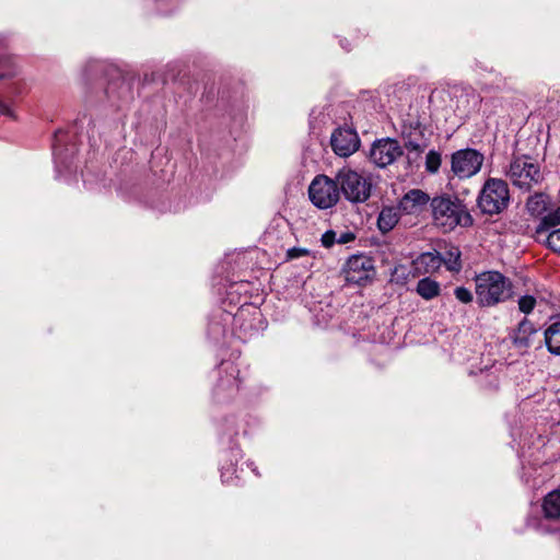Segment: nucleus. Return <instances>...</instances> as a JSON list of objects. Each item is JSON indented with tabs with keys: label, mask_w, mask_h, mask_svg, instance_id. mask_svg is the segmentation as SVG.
<instances>
[{
	"label": "nucleus",
	"mask_w": 560,
	"mask_h": 560,
	"mask_svg": "<svg viewBox=\"0 0 560 560\" xmlns=\"http://www.w3.org/2000/svg\"><path fill=\"white\" fill-rule=\"evenodd\" d=\"M476 302L480 307H493L512 298L513 284L495 270L477 273L474 278Z\"/></svg>",
	"instance_id": "1"
},
{
	"label": "nucleus",
	"mask_w": 560,
	"mask_h": 560,
	"mask_svg": "<svg viewBox=\"0 0 560 560\" xmlns=\"http://www.w3.org/2000/svg\"><path fill=\"white\" fill-rule=\"evenodd\" d=\"M433 223L443 232H451L456 226L472 225V217L466 206L456 197L436 196L430 201Z\"/></svg>",
	"instance_id": "2"
},
{
	"label": "nucleus",
	"mask_w": 560,
	"mask_h": 560,
	"mask_svg": "<svg viewBox=\"0 0 560 560\" xmlns=\"http://www.w3.org/2000/svg\"><path fill=\"white\" fill-rule=\"evenodd\" d=\"M504 175L515 188L524 192L532 191L545 180L540 164L526 154L513 156Z\"/></svg>",
	"instance_id": "3"
},
{
	"label": "nucleus",
	"mask_w": 560,
	"mask_h": 560,
	"mask_svg": "<svg viewBox=\"0 0 560 560\" xmlns=\"http://www.w3.org/2000/svg\"><path fill=\"white\" fill-rule=\"evenodd\" d=\"M509 203L510 189L508 183L495 177L486 179L477 197L479 210L488 215L500 214L509 207Z\"/></svg>",
	"instance_id": "4"
},
{
	"label": "nucleus",
	"mask_w": 560,
	"mask_h": 560,
	"mask_svg": "<svg viewBox=\"0 0 560 560\" xmlns=\"http://www.w3.org/2000/svg\"><path fill=\"white\" fill-rule=\"evenodd\" d=\"M336 180L345 198L353 203L366 201L371 196L372 183L363 174L350 168L342 167L336 173Z\"/></svg>",
	"instance_id": "5"
},
{
	"label": "nucleus",
	"mask_w": 560,
	"mask_h": 560,
	"mask_svg": "<svg viewBox=\"0 0 560 560\" xmlns=\"http://www.w3.org/2000/svg\"><path fill=\"white\" fill-rule=\"evenodd\" d=\"M308 197L318 209H329L336 206L340 199V190L336 176L317 175L308 186Z\"/></svg>",
	"instance_id": "6"
},
{
	"label": "nucleus",
	"mask_w": 560,
	"mask_h": 560,
	"mask_svg": "<svg viewBox=\"0 0 560 560\" xmlns=\"http://www.w3.org/2000/svg\"><path fill=\"white\" fill-rule=\"evenodd\" d=\"M560 207L542 218L534 231V237L538 243L546 245L550 250L560 255Z\"/></svg>",
	"instance_id": "7"
},
{
	"label": "nucleus",
	"mask_w": 560,
	"mask_h": 560,
	"mask_svg": "<svg viewBox=\"0 0 560 560\" xmlns=\"http://www.w3.org/2000/svg\"><path fill=\"white\" fill-rule=\"evenodd\" d=\"M452 171L458 178L476 175L483 163V155L475 149H463L452 154Z\"/></svg>",
	"instance_id": "8"
},
{
	"label": "nucleus",
	"mask_w": 560,
	"mask_h": 560,
	"mask_svg": "<svg viewBox=\"0 0 560 560\" xmlns=\"http://www.w3.org/2000/svg\"><path fill=\"white\" fill-rule=\"evenodd\" d=\"M424 130L425 128L418 117L409 115L404 121L401 135L405 139V145L409 151L420 154L428 147Z\"/></svg>",
	"instance_id": "9"
},
{
	"label": "nucleus",
	"mask_w": 560,
	"mask_h": 560,
	"mask_svg": "<svg viewBox=\"0 0 560 560\" xmlns=\"http://www.w3.org/2000/svg\"><path fill=\"white\" fill-rule=\"evenodd\" d=\"M402 154V149L397 140L386 138L373 143L370 151V160L378 167H385L396 161Z\"/></svg>",
	"instance_id": "10"
},
{
	"label": "nucleus",
	"mask_w": 560,
	"mask_h": 560,
	"mask_svg": "<svg viewBox=\"0 0 560 560\" xmlns=\"http://www.w3.org/2000/svg\"><path fill=\"white\" fill-rule=\"evenodd\" d=\"M330 144L337 155L348 158L359 149L360 139L355 130L338 128L331 135Z\"/></svg>",
	"instance_id": "11"
},
{
	"label": "nucleus",
	"mask_w": 560,
	"mask_h": 560,
	"mask_svg": "<svg viewBox=\"0 0 560 560\" xmlns=\"http://www.w3.org/2000/svg\"><path fill=\"white\" fill-rule=\"evenodd\" d=\"M372 260L363 255L352 256L347 261L346 279L348 282L362 284L371 278Z\"/></svg>",
	"instance_id": "12"
},
{
	"label": "nucleus",
	"mask_w": 560,
	"mask_h": 560,
	"mask_svg": "<svg viewBox=\"0 0 560 560\" xmlns=\"http://www.w3.org/2000/svg\"><path fill=\"white\" fill-rule=\"evenodd\" d=\"M430 197L420 189H411L399 201L398 209L406 214H420L428 206Z\"/></svg>",
	"instance_id": "13"
},
{
	"label": "nucleus",
	"mask_w": 560,
	"mask_h": 560,
	"mask_svg": "<svg viewBox=\"0 0 560 560\" xmlns=\"http://www.w3.org/2000/svg\"><path fill=\"white\" fill-rule=\"evenodd\" d=\"M551 198L545 192H536L528 197L526 201V209L534 218L540 220L551 212ZM555 209H552L553 211Z\"/></svg>",
	"instance_id": "14"
},
{
	"label": "nucleus",
	"mask_w": 560,
	"mask_h": 560,
	"mask_svg": "<svg viewBox=\"0 0 560 560\" xmlns=\"http://www.w3.org/2000/svg\"><path fill=\"white\" fill-rule=\"evenodd\" d=\"M535 331L534 324L524 318L511 336L514 347L522 352L526 351L530 346V337Z\"/></svg>",
	"instance_id": "15"
},
{
	"label": "nucleus",
	"mask_w": 560,
	"mask_h": 560,
	"mask_svg": "<svg viewBox=\"0 0 560 560\" xmlns=\"http://www.w3.org/2000/svg\"><path fill=\"white\" fill-rule=\"evenodd\" d=\"M399 221V209L394 207H385L380 212L377 226L383 232L392 231Z\"/></svg>",
	"instance_id": "16"
},
{
	"label": "nucleus",
	"mask_w": 560,
	"mask_h": 560,
	"mask_svg": "<svg viewBox=\"0 0 560 560\" xmlns=\"http://www.w3.org/2000/svg\"><path fill=\"white\" fill-rule=\"evenodd\" d=\"M417 293L424 300H432L440 294V284L438 281L427 277L418 281Z\"/></svg>",
	"instance_id": "17"
},
{
	"label": "nucleus",
	"mask_w": 560,
	"mask_h": 560,
	"mask_svg": "<svg viewBox=\"0 0 560 560\" xmlns=\"http://www.w3.org/2000/svg\"><path fill=\"white\" fill-rule=\"evenodd\" d=\"M542 509L546 517L553 520L560 517V490H555L545 497Z\"/></svg>",
	"instance_id": "18"
},
{
	"label": "nucleus",
	"mask_w": 560,
	"mask_h": 560,
	"mask_svg": "<svg viewBox=\"0 0 560 560\" xmlns=\"http://www.w3.org/2000/svg\"><path fill=\"white\" fill-rule=\"evenodd\" d=\"M545 340L548 350L560 355V322H555L545 331Z\"/></svg>",
	"instance_id": "19"
},
{
	"label": "nucleus",
	"mask_w": 560,
	"mask_h": 560,
	"mask_svg": "<svg viewBox=\"0 0 560 560\" xmlns=\"http://www.w3.org/2000/svg\"><path fill=\"white\" fill-rule=\"evenodd\" d=\"M441 262L451 271H459L462 268L460 252L457 247H451L441 255Z\"/></svg>",
	"instance_id": "20"
},
{
	"label": "nucleus",
	"mask_w": 560,
	"mask_h": 560,
	"mask_svg": "<svg viewBox=\"0 0 560 560\" xmlns=\"http://www.w3.org/2000/svg\"><path fill=\"white\" fill-rule=\"evenodd\" d=\"M441 154L434 150L428 152L425 156V170L429 173H436L441 166Z\"/></svg>",
	"instance_id": "21"
},
{
	"label": "nucleus",
	"mask_w": 560,
	"mask_h": 560,
	"mask_svg": "<svg viewBox=\"0 0 560 560\" xmlns=\"http://www.w3.org/2000/svg\"><path fill=\"white\" fill-rule=\"evenodd\" d=\"M419 260L422 265H424L428 269H436L441 265V255L439 253H423Z\"/></svg>",
	"instance_id": "22"
},
{
	"label": "nucleus",
	"mask_w": 560,
	"mask_h": 560,
	"mask_svg": "<svg viewBox=\"0 0 560 560\" xmlns=\"http://www.w3.org/2000/svg\"><path fill=\"white\" fill-rule=\"evenodd\" d=\"M536 299L533 295H523L518 299V308L524 314H529L535 308Z\"/></svg>",
	"instance_id": "23"
},
{
	"label": "nucleus",
	"mask_w": 560,
	"mask_h": 560,
	"mask_svg": "<svg viewBox=\"0 0 560 560\" xmlns=\"http://www.w3.org/2000/svg\"><path fill=\"white\" fill-rule=\"evenodd\" d=\"M454 294L458 301H460L462 303H465V304L470 303L474 299L471 291L465 287H457L454 290Z\"/></svg>",
	"instance_id": "24"
},
{
	"label": "nucleus",
	"mask_w": 560,
	"mask_h": 560,
	"mask_svg": "<svg viewBox=\"0 0 560 560\" xmlns=\"http://www.w3.org/2000/svg\"><path fill=\"white\" fill-rule=\"evenodd\" d=\"M307 254H308V250L305 248L292 247V248L288 249L287 257L289 259H295V258L302 257Z\"/></svg>",
	"instance_id": "25"
},
{
	"label": "nucleus",
	"mask_w": 560,
	"mask_h": 560,
	"mask_svg": "<svg viewBox=\"0 0 560 560\" xmlns=\"http://www.w3.org/2000/svg\"><path fill=\"white\" fill-rule=\"evenodd\" d=\"M336 242V233L334 231H327L322 236V244L325 247H330Z\"/></svg>",
	"instance_id": "26"
},
{
	"label": "nucleus",
	"mask_w": 560,
	"mask_h": 560,
	"mask_svg": "<svg viewBox=\"0 0 560 560\" xmlns=\"http://www.w3.org/2000/svg\"><path fill=\"white\" fill-rule=\"evenodd\" d=\"M354 238V235L352 233H343L340 235V237L337 240L340 244H346Z\"/></svg>",
	"instance_id": "27"
},
{
	"label": "nucleus",
	"mask_w": 560,
	"mask_h": 560,
	"mask_svg": "<svg viewBox=\"0 0 560 560\" xmlns=\"http://www.w3.org/2000/svg\"><path fill=\"white\" fill-rule=\"evenodd\" d=\"M52 149L56 161L61 160V153L59 152L57 143H54Z\"/></svg>",
	"instance_id": "28"
},
{
	"label": "nucleus",
	"mask_w": 560,
	"mask_h": 560,
	"mask_svg": "<svg viewBox=\"0 0 560 560\" xmlns=\"http://www.w3.org/2000/svg\"><path fill=\"white\" fill-rule=\"evenodd\" d=\"M229 383H230V388H231V390H237V388H238V383H237L236 378H233V381H232V382H229Z\"/></svg>",
	"instance_id": "29"
},
{
	"label": "nucleus",
	"mask_w": 560,
	"mask_h": 560,
	"mask_svg": "<svg viewBox=\"0 0 560 560\" xmlns=\"http://www.w3.org/2000/svg\"><path fill=\"white\" fill-rule=\"evenodd\" d=\"M230 370H231V373L233 374L234 372H236L235 368L230 365Z\"/></svg>",
	"instance_id": "30"
},
{
	"label": "nucleus",
	"mask_w": 560,
	"mask_h": 560,
	"mask_svg": "<svg viewBox=\"0 0 560 560\" xmlns=\"http://www.w3.org/2000/svg\"><path fill=\"white\" fill-rule=\"evenodd\" d=\"M59 135H61V132H57V133H55V137H56V138H58V137H59Z\"/></svg>",
	"instance_id": "31"
}]
</instances>
